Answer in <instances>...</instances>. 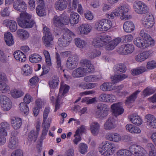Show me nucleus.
<instances>
[{
    "mask_svg": "<svg viewBox=\"0 0 156 156\" xmlns=\"http://www.w3.org/2000/svg\"><path fill=\"white\" fill-rule=\"evenodd\" d=\"M78 61V57L76 55H72L68 58L66 66L69 69H73L77 67Z\"/></svg>",
    "mask_w": 156,
    "mask_h": 156,
    "instance_id": "1a4fd4ad",
    "label": "nucleus"
},
{
    "mask_svg": "<svg viewBox=\"0 0 156 156\" xmlns=\"http://www.w3.org/2000/svg\"><path fill=\"white\" fill-rule=\"evenodd\" d=\"M111 108L112 113L116 117L117 116L121 115L124 111V109L122 106V104L121 102L113 104L111 106Z\"/></svg>",
    "mask_w": 156,
    "mask_h": 156,
    "instance_id": "9b49d317",
    "label": "nucleus"
},
{
    "mask_svg": "<svg viewBox=\"0 0 156 156\" xmlns=\"http://www.w3.org/2000/svg\"><path fill=\"white\" fill-rule=\"evenodd\" d=\"M49 122H43L42 125V134L41 135V138L43 140L45 138V136L47 135L48 129L50 126V123Z\"/></svg>",
    "mask_w": 156,
    "mask_h": 156,
    "instance_id": "2f4dec72",
    "label": "nucleus"
},
{
    "mask_svg": "<svg viewBox=\"0 0 156 156\" xmlns=\"http://www.w3.org/2000/svg\"><path fill=\"white\" fill-rule=\"evenodd\" d=\"M10 125L6 122H2L0 123V134H2L4 136L7 135V130L10 129Z\"/></svg>",
    "mask_w": 156,
    "mask_h": 156,
    "instance_id": "c756f323",
    "label": "nucleus"
},
{
    "mask_svg": "<svg viewBox=\"0 0 156 156\" xmlns=\"http://www.w3.org/2000/svg\"><path fill=\"white\" fill-rule=\"evenodd\" d=\"M80 63L83 66V69H89L88 73L92 72L94 70V66L92 65L90 61L86 59H83L81 60Z\"/></svg>",
    "mask_w": 156,
    "mask_h": 156,
    "instance_id": "5701e85b",
    "label": "nucleus"
},
{
    "mask_svg": "<svg viewBox=\"0 0 156 156\" xmlns=\"http://www.w3.org/2000/svg\"><path fill=\"white\" fill-rule=\"evenodd\" d=\"M80 16L77 13L72 12H71L70 18L69 21L71 24L73 25L77 24L80 20Z\"/></svg>",
    "mask_w": 156,
    "mask_h": 156,
    "instance_id": "473e14b6",
    "label": "nucleus"
},
{
    "mask_svg": "<svg viewBox=\"0 0 156 156\" xmlns=\"http://www.w3.org/2000/svg\"><path fill=\"white\" fill-rule=\"evenodd\" d=\"M134 49V46L133 44H126L120 46L118 51L122 54L127 55L132 53Z\"/></svg>",
    "mask_w": 156,
    "mask_h": 156,
    "instance_id": "9d476101",
    "label": "nucleus"
},
{
    "mask_svg": "<svg viewBox=\"0 0 156 156\" xmlns=\"http://www.w3.org/2000/svg\"><path fill=\"white\" fill-rule=\"evenodd\" d=\"M49 112V108L48 107L46 108H45L43 113V122H51L50 119L48 118V120L46 121Z\"/></svg>",
    "mask_w": 156,
    "mask_h": 156,
    "instance_id": "69168bd1",
    "label": "nucleus"
},
{
    "mask_svg": "<svg viewBox=\"0 0 156 156\" xmlns=\"http://www.w3.org/2000/svg\"><path fill=\"white\" fill-rule=\"evenodd\" d=\"M0 102L2 109L5 111L9 110L12 107L11 101L6 95H0Z\"/></svg>",
    "mask_w": 156,
    "mask_h": 156,
    "instance_id": "6e6552de",
    "label": "nucleus"
},
{
    "mask_svg": "<svg viewBox=\"0 0 156 156\" xmlns=\"http://www.w3.org/2000/svg\"><path fill=\"white\" fill-rule=\"evenodd\" d=\"M129 118L131 122L136 125H140L142 123V120L140 117L136 115L132 114Z\"/></svg>",
    "mask_w": 156,
    "mask_h": 156,
    "instance_id": "c85d7f7f",
    "label": "nucleus"
},
{
    "mask_svg": "<svg viewBox=\"0 0 156 156\" xmlns=\"http://www.w3.org/2000/svg\"><path fill=\"white\" fill-rule=\"evenodd\" d=\"M127 76L125 74L116 75L112 77V81L113 83H116L123 80Z\"/></svg>",
    "mask_w": 156,
    "mask_h": 156,
    "instance_id": "09e8293b",
    "label": "nucleus"
},
{
    "mask_svg": "<svg viewBox=\"0 0 156 156\" xmlns=\"http://www.w3.org/2000/svg\"><path fill=\"white\" fill-rule=\"evenodd\" d=\"M146 119L147 125L150 127L153 128H156V119L153 115L147 114L145 116Z\"/></svg>",
    "mask_w": 156,
    "mask_h": 156,
    "instance_id": "412c9836",
    "label": "nucleus"
},
{
    "mask_svg": "<svg viewBox=\"0 0 156 156\" xmlns=\"http://www.w3.org/2000/svg\"><path fill=\"white\" fill-rule=\"evenodd\" d=\"M140 8L139 9V12L137 13L140 14H144L148 10V8L147 5L144 2L141 1Z\"/></svg>",
    "mask_w": 156,
    "mask_h": 156,
    "instance_id": "8fccbe9b",
    "label": "nucleus"
},
{
    "mask_svg": "<svg viewBox=\"0 0 156 156\" xmlns=\"http://www.w3.org/2000/svg\"><path fill=\"white\" fill-rule=\"evenodd\" d=\"M144 27L147 28H151L154 25V18L152 14H149L144 19L143 22Z\"/></svg>",
    "mask_w": 156,
    "mask_h": 156,
    "instance_id": "a211bd4d",
    "label": "nucleus"
},
{
    "mask_svg": "<svg viewBox=\"0 0 156 156\" xmlns=\"http://www.w3.org/2000/svg\"><path fill=\"white\" fill-rule=\"evenodd\" d=\"M129 10V6L124 5L118 7L115 11H113L109 14H107V17L109 19H113L115 17L119 16L122 20L125 18L129 19L126 13Z\"/></svg>",
    "mask_w": 156,
    "mask_h": 156,
    "instance_id": "7ed1b4c3",
    "label": "nucleus"
},
{
    "mask_svg": "<svg viewBox=\"0 0 156 156\" xmlns=\"http://www.w3.org/2000/svg\"><path fill=\"white\" fill-rule=\"evenodd\" d=\"M59 46L62 47H65L68 46L70 43L67 41L65 40L63 38H59L58 42Z\"/></svg>",
    "mask_w": 156,
    "mask_h": 156,
    "instance_id": "0e129e2a",
    "label": "nucleus"
},
{
    "mask_svg": "<svg viewBox=\"0 0 156 156\" xmlns=\"http://www.w3.org/2000/svg\"><path fill=\"white\" fill-rule=\"evenodd\" d=\"M100 126L97 122H92L90 125V129L92 133L94 135L98 134L99 132Z\"/></svg>",
    "mask_w": 156,
    "mask_h": 156,
    "instance_id": "58836bf2",
    "label": "nucleus"
},
{
    "mask_svg": "<svg viewBox=\"0 0 156 156\" xmlns=\"http://www.w3.org/2000/svg\"><path fill=\"white\" fill-rule=\"evenodd\" d=\"M18 143V140L16 137L12 136L9 139L8 147L11 149H15L17 147Z\"/></svg>",
    "mask_w": 156,
    "mask_h": 156,
    "instance_id": "cd10ccee",
    "label": "nucleus"
},
{
    "mask_svg": "<svg viewBox=\"0 0 156 156\" xmlns=\"http://www.w3.org/2000/svg\"><path fill=\"white\" fill-rule=\"evenodd\" d=\"M69 88V87L67 85L61 83L60 87L59 89L60 93H62V95L68 92Z\"/></svg>",
    "mask_w": 156,
    "mask_h": 156,
    "instance_id": "13d9d810",
    "label": "nucleus"
},
{
    "mask_svg": "<svg viewBox=\"0 0 156 156\" xmlns=\"http://www.w3.org/2000/svg\"><path fill=\"white\" fill-rule=\"evenodd\" d=\"M149 55V53L148 51H144L136 55L134 57V59L137 62H141L147 59Z\"/></svg>",
    "mask_w": 156,
    "mask_h": 156,
    "instance_id": "4be33fe9",
    "label": "nucleus"
},
{
    "mask_svg": "<svg viewBox=\"0 0 156 156\" xmlns=\"http://www.w3.org/2000/svg\"><path fill=\"white\" fill-rule=\"evenodd\" d=\"M44 36L42 37L43 43L48 48H51L53 45V38L49 29L46 27L43 28Z\"/></svg>",
    "mask_w": 156,
    "mask_h": 156,
    "instance_id": "20e7f679",
    "label": "nucleus"
},
{
    "mask_svg": "<svg viewBox=\"0 0 156 156\" xmlns=\"http://www.w3.org/2000/svg\"><path fill=\"white\" fill-rule=\"evenodd\" d=\"M67 4V2L65 0H58L55 3L54 6L56 9L62 11L66 8Z\"/></svg>",
    "mask_w": 156,
    "mask_h": 156,
    "instance_id": "b1692460",
    "label": "nucleus"
},
{
    "mask_svg": "<svg viewBox=\"0 0 156 156\" xmlns=\"http://www.w3.org/2000/svg\"><path fill=\"white\" fill-rule=\"evenodd\" d=\"M9 86L6 83L0 81V91L2 93H6L10 90Z\"/></svg>",
    "mask_w": 156,
    "mask_h": 156,
    "instance_id": "5fc2aeb1",
    "label": "nucleus"
},
{
    "mask_svg": "<svg viewBox=\"0 0 156 156\" xmlns=\"http://www.w3.org/2000/svg\"><path fill=\"white\" fill-rule=\"evenodd\" d=\"M111 39V37L109 36L102 35L94 39L92 41V44L96 48L101 47L104 46Z\"/></svg>",
    "mask_w": 156,
    "mask_h": 156,
    "instance_id": "423d86ee",
    "label": "nucleus"
},
{
    "mask_svg": "<svg viewBox=\"0 0 156 156\" xmlns=\"http://www.w3.org/2000/svg\"><path fill=\"white\" fill-rule=\"evenodd\" d=\"M14 57L17 60L21 62H24L26 60V58L24 54L20 51H17L14 52Z\"/></svg>",
    "mask_w": 156,
    "mask_h": 156,
    "instance_id": "f704fd0d",
    "label": "nucleus"
},
{
    "mask_svg": "<svg viewBox=\"0 0 156 156\" xmlns=\"http://www.w3.org/2000/svg\"><path fill=\"white\" fill-rule=\"evenodd\" d=\"M10 94L13 98H17L22 96L24 93L21 90L15 88L11 90Z\"/></svg>",
    "mask_w": 156,
    "mask_h": 156,
    "instance_id": "a19ab883",
    "label": "nucleus"
},
{
    "mask_svg": "<svg viewBox=\"0 0 156 156\" xmlns=\"http://www.w3.org/2000/svg\"><path fill=\"white\" fill-rule=\"evenodd\" d=\"M131 154H133L135 156H140L145 151L144 148L140 146L132 145L129 147Z\"/></svg>",
    "mask_w": 156,
    "mask_h": 156,
    "instance_id": "2eb2a0df",
    "label": "nucleus"
},
{
    "mask_svg": "<svg viewBox=\"0 0 156 156\" xmlns=\"http://www.w3.org/2000/svg\"><path fill=\"white\" fill-rule=\"evenodd\" d=\"M154 90L151 87H147L144 89L143 91V95L144 97L150 95L154 93Z\"/></svg>",
    "mask_w": 156,
    "mask_h": 156,
    "instance_id": "338daca9",
    "label": "nucleus"
},
{
    "mask_svg": "<svg viewBox=\"0 0 156 156\" xmlns=\"http://www.w3.org/2000/svg\"><path fill=\"white\" fill-rule=\"evenodd\" d=\"M106 139L110 141L116 143H118L122 140V137L119 133H109L106 136Z\"/></svg>",
    "mask_w": 156,
    "mask_h": 156,
    "instance_id": "6ab92c4d",
    "label": "nucleus"
},
{
    "mask_svg": "<svg viewBox=\"0 0 156 156\" xmlns=\"http://www.w3.org/2000/svg\"><path fill=\"white\" fill-rule=\"evenodd\" d=\"M102 31H107L110 29L112 26V21L108 19H104L101 20Z\"/></svg>",
    "mask_w": 156,
    "mask_h": 156,
    "instance_id": "7c9ffc66",
    "label": "nucleus"
},
{
    "mask_svg": "<svg viewBox=\"0 0 156 156\" xmlns=\"http://www.w3.org/2000/svg\"><path fill=\"white\" fill-rule=\"evenodd\" d=\"M109 111V108L107 105L103 103H99L96 107L95 115L98 118L102 119L107 116Z\"/></svg>",
    "mask_w": 156,
    "mask_h": 156,
    "instance_id": "39448f33",
    "label": "nucleus"
},
{
    "mask_svg": "<svg viewBox=\"0 0 156 156\" xmlns=\"http://www.w3.org/2000/svg\"><path fill=\"white\" fill-rule=\"evenodd\" d=\"M126 128L127 131L131 133H139L141 132V130L139 128L130 124H127Z\"/></svg>",
    "mask_w": 156,
    "mask_h": 156,
    "instance_id": "e433bc0d",
    "label": "nucleus"
},
{
    "mask_svg": "<svg viewBox=\"0 0 156 156\" xmlns=\"http://www.w3.org/2000/svg\"><path fill=\"white\" fill-rule=\"evenodd\" d=\"M88 146L85 144L80 143L78 145V150L81 154H85L87 152Z\"/></svg>",
    "mask_w": 156,
    "mask_h": 156,
    "instance_id": "3c124183",
    "label": "nucleus"
},
{
    "mask_svg": "<svg viewBox=\"0 0 156 156\" xmlns=\"http://www.w3.org/2000/svg\"><path fill=\"white\" fill-rule=\"evenodd\" d=\"M36 13L40 16H44L46 15L45 5H38L36 9Z\"/></svg>",
    "mask_w": 156,
    "mask_h": 156,
    "instance_id": "37998d69",
    "label": "nucleus"
},
{
    "mask_svg": "<svg viewBox=\"0 0 156 156\" xmlns=\"http://www.w3.org/2000/svg\"><path fill=\"white\" fill-rule=\"evenodd\" d=\"M38 133L34 130L30 131L29 134L28 138L31 140L35 142L38 135Z\"/></svg>",
    "mask_w": 156,
    "mask_h": 156,
    "instance_id": "e2e57ef3",
    "label": "nucleus"
},
{
    "mask_svg": "<svg viewBox=\"0 0 156 156\" xmlns=\"http://www.w3.org/2000/svg\"><path fill=\"white\" fill-rule=\"evenodd\" d=\"M123 27L124 31L127 33H130L133 31L135 28L133 23L131 21L125 22L124 23Z\"/></svg>",
    "mask_w": 156,
    "mask_h": 156,
    "instance_id": "393cba45",
    "label": "nucleus"
},
{
    "mask_svg": "<svg viewBox=\"0 0 156 156\" xmlns=\"http://www.w3.org/2000/svg\"><path fill=\"white\" fill-rule=\"evenodd\" d=\"M92 29L91 25L87 23H83L78 27L79 34L81 35H87Z\"/></svg>",
    "mask_w": 156,
    "mask_h": 156,
    "instance_id": "4468645a",
    "label": "nucleus"
},
{
    "mask_svg": "<svg viewBox=\"0 0 156 156\" xmlns=\"http://www.w3.org/2000/svg\"><path fill=\"white\" fill-rule=\"evenodd\" d=\"M146 69L145 67H140L139 68L133 69L132 71V74L134 75H137L146 71Z\"/></svg>",
    "mask_w": 156,
    "mask_h": 156,
    "instance_id": "bf43d9fd",
    "label": "nucleus"
},
{
    "mask_svg": "<svg viewBox=\"0 0 156 156\" xmlns=\"http://www.w3.org/2000/svg\"><path fill=\"white\" fill-rule=\"evenodd\" d=\"M22 121L20 118L13 117L11 119V123L13 128L15 129H20L22 125Z\"/></svg>",
    "mask_w": 156,
    "mask_h": 156,
    "instance_id": "a878e982",
    "label": "nucleus"
},
{
    "mask_svg": "<svg viewBox=\"0 0 156 156\" xmlns=\"http://www.w3.org/2000/svg\"><path fill=\"white\" fill-rule=\"evenodd\" d=\"M83 127L81 126L80 129H78L75 132L74 135L75 139L73 140V142L76 145H77L78 143L81 140V137L80 136V133L83 131Z\"/></svg>",
    "mask_w": 156,
    "mask_h": 156,
    "instance_id": "72a5a7b5",
    "label": "nucleus"
},
{
    "mask_svg": "<svg viewBox=\"0 0 156 156\" xmlns=\"http://www.w3.org/2000/svg\"><path fill=\"white\" fill-rule=\"evenodd\" d=\"M22 70L23 72V74L25 76L29 75L32 73V69L28 64L24 65L23 68Z\"/></svg>",
    "mask_w": 156,
    "mask_h": 156,
    "instance_id": "4d7b16f0",
    "label": "nucleus"
},
{
    "mask_svg": "<svg viewBox=\"0 0 156 156\" xmlns=\"http://www.w3.org/2000/svg\"><path fill=\"white\" fill-rule=\"evenodd\" d=\"M101 79V77L94 75L88 76L84 78L83 80L86 82H94L97 81Z\"/></svg>",
    "mask_w": 156,
    "mask_h": 156,
    "instance_id": "de8ad7c7",
    "label": "nucleus"
},
{
    "mask_svg": "<svg viewBox=\"0 0 156 156\" xmlns=\"http://www.w3.org/2000/svg\"><path fill=\"white\" fill-rule=\"evenodd\" d=\"M117 156H130L131 155L130 151L127 149H120L116 152Z\"/></svg>",
    "mask_w": 156,
    "mask_h": 156,
    "instance_id": "603ef678",
    "label": "nucleus"
},
{
    "mask_svg": "<svg viewBox=\"0 0 156 156\" xmlns=\"http://www.w3.org/2000/svg\"><path fill=\"white\" fill-rule=\"evenodd\" d=\"M3 24L6 27L9 28L12 32L16 31L17 29V25L14 21L11 20H6L3 22Z\"/></svg>",
    "mask_w": 156,
    "mask_h": 156,
    "instance_id": "aec40b11",
    "label": "nucleus"
},
{
    "mask_svg": "<svg viewBox=\"0 0 156 156\" xmlns=\"http://www.w3.org/2000/svg\"><path fill=\"white\" fill-rule=\"evenodd\" d=\"M89 69H83L82 67H78L74 70L72 72V75L74 78H79L83 77L85 73H88Z\"/></svg>",
    "mask_w": 156,
    "mask_h": 156,
    "instance_id": "f3484780",
    "label": "nucleus"
},
{
    "mask_svg": "<svg viewBox=\"0 0 156 156\" xmlns=\"http://www.w3.org/2000/svg\"><path fill=\"white\" fill-rule=\"evenodd\" d=\"M0 61L3 63L7 62L8 59L3 50H0Z\"/></svg>",
    "mask_w": 156,
    "mask_h": 156,
    "instance_id": "774afa93",
    "label": "nucleus"
},
{
    "mask_svg": "<svg viewBox=\"0 0 156 156\" xmlns=\"http://www.w3.org/2000/svg\"><path fill=\"white\" fill-rule=\"evenodd\" d=\"M141 92V90H138L134 92L129 97L127 98V99L126 101V105L129 106V105L132 103L134 102L135 100L137 97L138 94Z\"/></svg>",
    "mask_w": 156,
    "mask_h": 156,
    "instance_id": "bb28decb",
    "label": "nucleus"
},
{
    "mask_svg": "<svg viewBox=\"0 0 156 156\" xmlns=\"http://www.w3.org/2000/svg\"><path fill=\"white\" fill-rule=\"evenodd\" d=\"M110 41L111 40L104 45L105 49L108 51L113 50L121 42V39L120 38L118 37Z\"/></svg>",
    "mask_w": 156,
    "mask_h": 156,
    "instance_id": "dca6fc26",
    "label": "nucleus"
},
{
    "mask_svg": "<svg viewBox=\"0 0 156 156\" xmlns=\"http://www.w3.org/2000/svg\"><path fill=\"white\" fill-rule=\"evenodd\" d=\"M59 81L57 77H53L48 82L50 87L51 89L55 88L58 85Z\"/></svg>",
    "mask_w": 156,
    "mask_h": 156,
    "instance_id": "c03bdc74",
    "label": "nucleus"
},
{
    "mask_svg": "<svg viewBox=\"0 0 156 156\" xmlns=\"http://www.w3.org/2000/svg\"><path fill=\"white\" fill-rule=\"evenodd\" d=\"M17 33L18 37L22 40L28 39L30 36L29 33L23 29H19L17 31Z\"/></svg>",
    "mask_w": 156,
    "mask_h": 156,
    "instance_id": "ea45409f",
    "label": "nucleus"
},
{
    "mask_svg": "<svg viewBox=\"0 0 156 156\" xmlns=\"http://www.w3.org/2000/svg\"><path fill=\"white\" fill-rule=\"evenodd\" d=\"M100 89L104 91H110L112 90V84L109 82L104 83L101 85Z\"/></svg>",
    "mask_w": 156,
    "mask_h": 156,
    "instance_id": "864d4df0",
    "label": "nucleus"
},
{
    "mask_svg": "<svg viewBox=\"0 0 156 156\" xmlns=\"http://www.w3.org/2000/svg\"><path fill=\"white\" fill-rule=\"evenodd\" d=\"M116 117H109L104 125V129L106 130H110L114 129L116 126Z\"/></svg>",
    "mask_w": 156,
    "mask_h": 156,
    "instance_id": "f8f14e48",
    "label": "nucleus"
},
{
    "mask_svg": "<svg viewBox=\"0 0 156 156\" xmlns=\"http://www.w3.org/2000/svg\"><path fill=\"white\" fill-rule=\"evenodd\" d=\"M134 44L138 47L140 48H145L154 45V41H151L148 39H142L140 37L134 39L133 40Z\"/></svg>",
    "mask_w": 156,
    "mask_h": 156,
    "instance_id": "0eeeda50",
    "label": "nucleus"
},
{
    "mask_svg": "<svg viewBox=\"0 0 156 156\" xmlns=\"http://www.w3.org/2000/svg\"><path fill=\"white\" fill-rule=\"evenodd\" d=\"M75 44L76 46L80 48H85L87 44V42L86 41L80 38H75Z\"/></svg>",
    "mask_w": 156,
    "mask_h": 156,
    "instance_id": "79ce46f5",
    "label": "nucleus"
},
{
    "mask_svg": "<svg viewBox=\"0 0 156 156\" xmlns=\"http://www.w3.org/2000/svg\"><path fill=\"white\" fill-rule=\"evenodd\" d=\"M114 69L115 73L117 74L122 73L126 71L125 66L121 64H119L115 66Z\"/></svg>",
    "mask_w": 156,
    "mask_h": 156,
    "instance_id": "a18cd8bd",
    "label": "nucleus"
},
{
    "mask_svg": "<svg viewBox=\"0 0 156 156\" xmlns=\"http://www.w3.org/2000/svg\"><path fill=\"white\" fill-rule=\"evenodd\" d=\"M43 53L45 58V61L47 64L49 66L51 65L50 55L48 51L46 50H44L43 51Z\"/></svg>",
    "mask_w": 156,
    "mask_h": 156,
    "instance_id": "680f3d73",
    "label": "nucleus"
},
{
    "mask_svg": "<svg viewBox=\"0 0 156 156\" xmlns=\"http://www.w3.org/2000/svg\"><path fill=\"white\" fill-rule=\"evenodd\" d=\"M56 67L60 71L62 70V61L59 55L57 53L56 54Z\"/></svg>",
    "mask_w": 156,
    "mask_h": 156,
    "instance_id": "052dcab7",
    "label": "nucleus"
},
{
    "mask_svg": "<svg viewBox=\"0 0 156 156\" xmlns=\"http://www.w3.org/2000/svg\"><path fill=\"white\" fill-rule=\"evenodd\" d=\"M13 7L16 10L21 12L20 17L17 19L19 26L24 28H32L35 22L31 19V15L25 12L27 8L26 3L22 0H16L13 3Z\"/></svg>",
    "mask_w": 156,
    "mask_h": 156,
    "instance_id": "f257e3e1",
    "label": "nucleus"
},
{
    "mask_svg": "<svg viewBox=\"0 0 156 156\" xmlns=\"http://www.w3.org/2000/svg\"><path fill=\"white\" fill-rule=\"evenodd\" d=\"M41 56L36 53L32 54L29 57L30 61L32 63L39 62L41 60Z\"/></svg>",
    "mask_w": 156,
    "mask_h": 156,
    "instance_id": "49530a36",
    "label": "nucleus"
},
{
    "mask_svg": "<svg viewBox=\"0 0 156 156\" xmlns=\"http://www.w3.org/2000/svg\"><path fill=\"white\" fill-rule=\"evenodd\" d=\"M68 17H65L63 16H55L53 19V23L55 26L56 27L62 26L63 25L68 21Z\"/></svg>",
    "mask_w": 156,
    "mask_h": 156,
    "instance_id": "ddd939ff",
    "label": "nucleus"
},
{
    "mask_svg": "<svg viewBox=\"0 0 156 156\" xmlns=\"http://www.w3.org/2000/svg\"><path fill=\"white\" fill-rule=\"evenodd\" d=\"M117 149L114 144L108 141L102 142L100 145L99 148V152L104 156L112 155Z\"/></svg>",
    "mask_w": 156,
    "mask_h": 156,
    "instance_id": "f03ea898",
    "label": "nucleus"
},
{
    "mask_svg": "<svg viewBox=\"0 0 156 156\" xmlns=\"http://www.w3.org/2000/svg\"><path fill=\"white\" fill-rule=\"evenodd\" d=\"M75 34L70 30L68 29L65 30V32L64 33L62 38L67 41L69 43L72 41V37H75Z\"/></svg>",
    "mask_w": 156,
    "mask_h": 156,
    "instance_id": "c9c22d12",
    "label": "nucleus"
},
{
    "mask_svg": "<svg viewBox=\"0 0 156 156\" xmlns=\"http://www.w3.org/2000/svg\"><path fill=\"white\" fill-rule=\"evenodd\" d=\"M4 38L6 44L8 46L12 45L14 44L13 36L10 32H7L5 34Z\"/></svg>",
    "mask_w": 156,
    "mask_h": 156,
    "instance_id": "4c0bfd02",
    "label": "nucleus"
},
{
    "mask_svg": "<svg viewBox=\"0 0 156 156\" xmlns=\"http://www.w3.org/2000/svg\"><path fill=\"white\" fill-rule=\"evenodd\" d=\"M20 110L23 112L25 114L27 115L28 114L29 108L27 105L24 102H21L20 104Z\"/></svg>",
    "mask_w": 156,
    "mask_h": 156,
    "instance_id": "6e6d98bb",
    "label": "nucleus"
}]
</instances>
